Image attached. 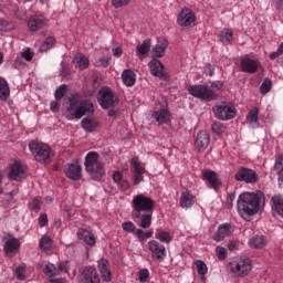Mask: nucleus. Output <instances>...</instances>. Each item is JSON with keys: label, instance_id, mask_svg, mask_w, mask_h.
Segmentation results:
<instances>
[{"label": "nucleus", "instance_id": "nucleus-1", "mask_svg": "<svg viewBox=\"0 0 283 283\" xmlns=\"http://www.w3.org/2000/svg\"><path fill=\"white\" fill-rule=\"evenodd\" d=\"M65 105L64 115L67 120L83 118L85 114H94V104L90 99L83 101V97L78 93L70 95Z\"/></svg>", "mask_w": 283, "mask_h": 283}, {"label": "nucleus", "instance_id": "nucleus-2", "mask_svg": "<svg viewBox=\"0 0 283 283\" xmlns=\"http://www.w3.org/2000/svg\"><path fill=\"white\" fill-rule=\"evenodd\" d=\"M264 202V195L262 192H244L239 196L238 211L239 216L247 220L251 216H255L260 211V205Z\"/></svg>", "mask_w": 283, "mask_h": 283}, {"label": "nucleus", "instance_id": "nucleus-3", "mask_svg": "<svg viewBox=\"0 0 283 283\" xmlns=\"http://www.w3.org/2000/svg\"><path fill=\"white\" fill-rule=\"evenodd\" d=\"M224 87L220 81L212 82L211 84H196L188 87V92L195 98L200 101H218V93Z\"/></svg>", "mask_w": 283, "mask_h": 283}, {"label": "nucleus", "instance_id": "nucleus-4", "mask_svg": "<svg viewBox=\"0 0 283 283\" xmlns=\"http://www.w3.org/2000/svg\"><path fill=\"white\" fill-rule=\"evenodd\" d=\"M85 171L92 180H102L105 176V163L101 160V155L96 151H90L85 156Z\"/></svg>", "mask_w": 283, "mask_h": 283}, {"label": "nucleus", "instance_id": "nucleus-5", "mask_svg": "<svg viewBox=\"0 0 283 283\" xmlns=\"http://www.w3.org/2000/svg\"><path fill=\"white\" fill-rule=\"evenodd\" d=\"M228 273L230 276H232L234 280L240 277L244 279L249 276V273L253 271V264L251 263V259L249 258H237L232 260L228 266Z\"/></svg>", "mask_w": 283, "mask_h": 283}, {"label": "nucleus", "instance_id": "nucleus-6", "mask_svg": "<svg viewBox=\"0 0 283 283\" xmlns=\"http://www.w3.org/2000/svg\"><path fill=\"white\" fill-rule=\"evenodd\" d=\"M132 205H133V211H132L133 218H140V213L154 212V207H156V201L140 193L133 198Z\"/></svg>", "mask_w": 283, "mask_h": 283}, {"label": "nucleus", "instance_id": "nucleus-7", "mask_svg": "<svg viewBox=\"0 0 283 283\" xmlns=\"http://www.w3.org/2000/svg\"><path fill=\"white\" fill-rule=\"evenodd\" d=\"M29 149L38 163H52L54 158V151L48 144L32 140L29 143Z\"/></svg>", "mask_w": 283, "mask_h": 283}, {"label": "nucleus", "instance_id": "nucleus-8", "mask_svg": "<svg viewBox=\"0 0 283 283\" xmlns=\"http://www.w3.org/2000/svg\"><path fill=\"white\" fill-rule=\"evenodd\" d=\"M212 112L220 120H231L235 116V107L227 102L214 105Z\"/></svg>", "mask_w": 283, "mask_h": 283}, {"label": "nucleus", "instance_id": "nucleus-9", "mask_svg": "<svg viewBox=\"0 0 283 283\" xmlns=\"http://www.w3.org/2000/svg\"><path fill=\"white\" fill-rule=\"evenodd\" d=\"M98 103L103 109H109L118 104V96L111 88H102L98 92Z\"/></svg>", "mask_w": 283, "mask_h": 283}, {"label": "nucleus", "instance_id": "nucleus-10", "mask_svg": "<svg viewBox=\"0 0 283 283\" xmlns=\"http://www.w3.org/2000/svg\"><path fill=\"white\" fill-rule=\"evenodd\" d=\"M234 179L238 182H247V185H255L258 180H260V177L258 176V172L251 168L241 167L234 175Z\"/></svg>", "mask_w": 283, "mask_h": 283}, {"label": "nucleus", "instance_id": "nucleus-11", "mask_svg": "<svg viewBox=\"0 0 283 283\" xmlns=\"http://www.w3.org/2000/svg\"><path fill=\"white\" fill-rule=\"evenodd\" d=\"M147 249L151 253L153 260H157L158 262H163L165 258H167V250L165 245L156 240H151L147 243Z\"/></svg>", "mask_w": 283, "mask_h": 283}, {"label": "nucleus", "instance_id": "nucleus-12", "mask_svg": "<svg viewBox=\"0 0 283 283\" xmlns=\"http://www.w3.org/2000/svg\"><path fill=\"white\" fill-rule=\"evenodd\" d=\"M177 23L181 28H191L196 24V13L189 8H184L177 18Z\"/></svg>", "mask_w": 283, "mask_h": 283}, {"label": "nucleus", "instance_id": "nucleus-13", "mask_svg": "<svg viewBox=\"0 0 283 283\" xmlns=\"http://www.w3.org/2000/svg\"><path fill=\"white\" fill-rule=\"evenodd\" d=\"M64 174L70 180H81L83 178V168L78 163H71L65 166Z\"/></svg>", "mask_w": 283, "mask_h": 283}, {"label": "nucleus", "instance_id": "nucleus-14", "mask_svg": "<svg viewBox=\"0 0 283 283\" xmlns=\"http://www.w3.org/2000/svg\"><path fill=\"white\" fill-rule=\"evenodd\" d=\"M48 25H50V20L43 15H33L28 21V27L31 32H39V30H43V28H48Z\"/></svg>", "mask_w": 283, "mask_h": 283}, {"label": "nucleus", "instance_id": "nucleus-15", "mask_svg": "<svg viewBox=\"0 0 283 283\" xmlns=\"http://www.w3.org/2000/svg\"><path fill=\"white\" fill-rule=\"evenodd\" d=\"M242 72H248V74H255L260 69V61L250 59L245 55L240 62Z\"/></svg>", "mask_w": 283, "mask_h": 283}, {"label": "nucleus", "instance_id": "nucleus-16", "mask_svg": "<svg viewBox=\"0 0 283 283\" xmlns=\"http://www.w3.org/2000/svg\"><path fill=\"white\" fill-rule=\"evenodd\" d=\"M148 67L153 76H157L158 78H167V73L165 72V65L163 64V62H160V60H157V59L150 60V62L148 63Z\"/></svg>", "mask_w": 283, "mask_h": 283}, {"label": "nucleus", "instance_id": "nucleus-17", "mask_svg": "<svg viewBox=\"0 0 283 283\" xmlns=\"http://www.w3.org/2000/svg\"><path fill=\"white\" fill-rule=\"evenodd\" d=\"M8 176L10 180H23L25 178V166L21 161H14Z\"/></svg>", "mask_w": 283, "mask_h": 283}, {"label": "nucleus", "instance_id": "nucleus-18", "mask_svg": "<svg viewBox=\"0 0 283 283\" xmlns=\"http://www.w3.org/2000/svg\"><path fill=\"white\" fill-rule=\"evenodd\" d=\"M233 231V226L229 223H223L219 226L217 232L212 235V240H214V242H222V240H224V238H229V235H231Z\"/></svg>", "mask_w": 283, "mask_h": 283}, {"label": "nucleus", "instance_id": "nucleus-19", "mask_svg": "<svg viewBox=\"0 0 283 283\" xmlns=\"http://www.w3.org/2000/svg\"><path fill=\"white\" fill-rule=\"evenodd\" d=\"M151 118L157 125H167L171 123V113L167 108H160L151 114Z\"/></svg>", "mask_w": 283, "mask_h": 283}, {"label": "nucleus", "instance_id": "nucleus-20", "mask_svg": "<svg viewBox=\"0 0 283 283\" xmlns=\"http://www.w3.org/2000/svg\"><path fill=\"white\" fill-rule=\"evenodd\" d=\"M82 282L83 283H101V276L98 271L95 268L88 266L85 268L82 272Z\"/></svg>", "mask_w": 283, "mask_h": 283}, {"label": "nucleus", "instance_id": "nucleus-21", "mask_svg": "<svg viewBox=\"0 0 283 283\" xmlns=\"http://www.w3.org/2000/svg\"><path fill=\"white\" fill-rule=\"evenodd\" d=\"M97 269L104 282H112V270L109 269V261L107 259H99L97 261Z\"/></svg>", "mask_w": 283, "mask_h": 283}, {"label": "nucleus", "instance_id": "nucleus-22", "mask_svg": "<svg viewBox=\"0 0 283 283\" xmlns=\"http://www.w3.org/2000/svg\"><path fill=\"white\" fill-rule=\"evenodd\" d=\"M130 165L134 169V174H135V179L134 182L135 185H140V182H143L144 177L143 174H145V167H143L140 165V161L138 160V157H133L130 160Z\"/></svg>", "mask_w": 283, "mask_h": 283}, {"label": "nucleus", "instance_id": "nucleus-23", "mask_svg": "<svg viewBox=\"0 0 283 283\" xmlns=\"http://www.w3.org/2000/svg\"><path fill=\"white\" fill-rule=\"evenodd\" d=\"M19 249H21V242L17 238L9 239L4 244V253L10 256L17 255Z\"/></svg>", "mask_w": 283, "mask_h": 283}, {"label": "nucleus", "instance_id": "nucleus-24", "mask_svg": "<svg viewBox=\"0 0 283 283\" xmlns=\"http://www.w3.org/2000/svg\"><path fill=\"white\" fill-rule=\"evenodd\" d=\"M202 178H203V180H207V182H209V185H210V187H212V189H218V187H220L222 185V182H220V179L218 178V174H216V171L203 170Z\"/></svg>", "mask_w": 283, "mask_h": 283}, {"label": "nucleus", "instance_id": "nucleus-25", "mask_svg": "<svg viewBox=\"0 0 283 283\" xmlns=\"http://www.w3.org/2000/svg\"><path fill=\"white\" fill-rule=\"evenodd\" d=\"M209 134H207V132L201 130L197 134V138L195 142V145L198 149V151H202L205 149H207V147H209Z\"/></svg>", "mask_w": 283, "mask_h": 283}, {"label": "nucleus", "instance_id": "nucleus-26", "mask_svg": "<svg viewBox=\"0 0 283 283\" xmlns=\"http://www.w3.org/2000/svg\"><path fill=\"white\" fill-rule=\"evenodd\" d=\"M179 202L180 207H182L184 209H189V207H193V205H196V197L191 193V191L186 190L181 192Z\"/></svg>", "mask_w": 283, "mask_h": 283}, {"label": "nucleus", "instance_id": "nucleus-27", "mask_svg": "<svg viewBox=\"0 0 283 283\" xmlns=\"http://www.w3.org/2000/svg\"><path fill=\"white\" fill-rule=\"evenodd\" d=\"M77 238L80 240H83L85 244H88V247H94L96 244V237L94 234L85 229H78L77 230Z\"/></svg>", "mask_w": 283, "mask_h": 283}, {"label": "nucleus", "instance_id": "nucleus-28", "mask_svg": "<svg viewBox=\"0 0 283 283\" xmlns=\"http://www.w3.org/2000/svg\"><path fill=\"white\" fill-rule=\"evenodd\" d=\"M169 46V42L165 39L158 40L157 44L153 49V55L157 59H161V56H165V52L167 51V48Z\"/></svg>", "mask_w": 283, "mask_h": 283}, {"label": "nucleus", "instance_id": "nucleus-29", "mask_svg": "<svg viewBox=\"0 0 283 283\" xmlns=\"http://www.w3.org/2000/svg\"><path fill=\"white\" fill-rule=\"evenodd\" d=\"M73 63L77 70H87V67H90V59H87L83 53H77L73 57Z\"/></svg>", "mask_w": 283, "mask_h": 283}, {"label": "nucleus", "instance_id": "nucleus-30", "mask_svg": "<svg viewBox=\"0 0 283 283\" xmlns=\"http://www.w3.org/2000/svg\"><path fill=\"white\" fill-rule=\"evenodd\" d=\"M122 81L126 87H134L136 85V73L129 69L123 71Z\"/></svg>", "mask_w": 283, "mask_h": 283}, {"label": "nucleus", "instance_id": "nucleus-31", "mask_svg": "<svg viewBox=\"0 0 283 283\" xmlns=\"http://www.w3.org/2000/svg\"><path fill=\"white\" fill-rule=\"evenodd\" d=\"M81 126L82 129H84L85 132L92 133L95 132L98 127V122L95 118L85 117L84 119H82Z\"/></svg>", "mask_w": 283, "mask_h": 283}, {"label": "nucleus", "instance_id": "nucleus-32", "mask_svg": "<svg viewBox=\"0 0 283 283\" xmlns=\"http://www.w3.org/2000/svg\"><path fill=\"white\" fill-rule=\"evenodd\" d=\"M150 50H151V40L146 39L143 41L142 44L136 46V54L140 59V56H145V54H149Z\"/></svg>", "mask_w": 283, "mask_h": 283}, {"label": "nucleus", "instance_id": "nucleus-33", "mask_svg": "<svg viewBox=\"0 0 283 283\" xmlns=\"http://www.w3.org/2000/svg\"><path fill=\"white\" fill-rule=\"evenodd\" d=\"M155 238H156V240H159V242H164L166 244H169V242H171L174 240V235L163 229L156 230Z\"/></svg>", "mask_w": 283, "mask_h": 283}, {"label": "nucleus", "instance_id": "nucleus-34", "mask_svg": "<svg viewBox=\"0 0 283 283\" xmlns=\"http://www.w3.org/2000/svg\"><path fill=\"white\" fill-rule=\"evenodd\" d=\"M39 247L41 251H52V247H54V240L50 235L44 234L39 242Z\"/></svg>", "mask_w": 283, "mask_h": 283}, {"label": "nucleus", "instance_id": "nucleus-35", "mask_svg": "<svg viewBox=\"0 0 283 283\" xmlns=\"http://www.w3.org/2000/svg\"><path fill=\"white\" fill-rule=\"evenodd\" d=\"M154 216V212H144L140 213V221L138 227H140V229H149V227H151V218Z\"/></svg>", "mask_w": 283, "mask_h": 283}, {"label": "nucleus", "instance_id": "nucleus-36", "mask_svg": "<svg viewBox=\"0 0 283 283\" xmlns=\"http://www.w3.org/2000/svg\"><path fill=\"white\" fill-rule=\"evenodd\" d=\"M249 245L252 249H263V247H266V238L264 235L254 237L249 241Z\"/></svg>", "mask_w": 283, "mask_h": 283}, {"label": "nucleus", "instance_id": "nucleus-37", "mask_svg": "<svg viewBox=\"0 0 283 283\" xmlns=\"http://www.w3.org/2000/svg\"><path fill=\"white\" fill-rule=\"evenodd\" d=\"M10 96V85H8V82L0 77V101H8V97Z\"/></svg>", "mask_w": 283, "mask_h": 283}, {"label": "nucleus", "instance_id": "nucleus-38", "mask_svg": "<svg viewBox=\"0 0 283 283\" xmlns=\"http://www.w3.org/2000/svg\"><path fill=\"white\" fill-rule=\"evenodd\" d=\"M272 202L274 211L277 213V216H281V218H283V197L276 195L272 198Z\"/></svg>", "mask_w": 283, "mask_h": 283}, {"label": "nucleus", "instance_id": "nucleus-39", "mask_svg": "<svg viewBox=\"0 0 283 283\" xmlns=\"http://www.w3.org/2000/svg\"><path fill=\"white\" fill-rule=\"evenodd\" d=\"M154 237V230H146L143 229H136L135 230V238L139 240V242H145L146 240H149V238Z\"/></svg>", "mask_w": 283, "mask_h": 283}, {"label": "nucleus", "instance_id": "nucleus-40", "mask_svg": "<svg viewBox=\"0 0 283 283\" xmlns=\"http://www.w3.org/2000/svg\"><path fill=\"white\" fill-rule=\"evenodd\" d=\"M259 114H260V108H258V107H253L248 113L247 120L253 127L258 126V116H259Z\"/></svg>", "mask_w": 283, "mask_h": 283}, {"label": "nucleus", "instance_id": "nucleus-41", "mask_svg": "<svg viewBox=\"0 0 283 283\" xmlns=\"http://www.w3.org/2000/svg\"><path fill=\"white\" fill-rule=\"evenodd\" d=\"M274 170L279 176V180L283 182V155H279L275 159Z\"/></svg>", "mask_w": 283, "mask_h": 283}, {"label": "nucleus", "instance_id": "nucleus-42", "mask_svg": "<svg viewBox=\"0 0 283 283\" xmlns=\"http://www.w3.org/2000/svg\"><path fill=\"white\" fill-rule=\"evenodd\" d=\"M195 265H196V269H197V272L198 274L201 276V277H205V275L208 273L209 269L207 268V263H205V261L202 260H197L195 262Z\"/></svg>", "mask_w": 283, "mask_h": 283}, {"label": "nucleus", "instance_id": "nucleus-43", "mask_svg": "<svg viewBox=\"0 0 283 283\" xmlns=\"http://www.w3.org/2000/svg\"><path fill=\"white\" fill-rule=\"evenodd\" d=\"M219 36L222 43H231V40L233 39V30L224 29Z\"/></svg>", "mask_w": 283, "mask_h": 283}, {"label": "nucleus", "instance_id": "nucleus-44", "mask_svg": "<svg viewBox=\"0 0 283 283\" xmlns=\"http://www.w3.org/2000/svg\"><path fill=\"white\" fill-rule=\"evenodd\" d=\"M43 273H45L48 277H54V275H59V271L52 263H48L43 266Z\"/></svg>", "mask_w": 283, "mask_h": 283}, {"label": "nucleus", "instance_id": "nucleus-45", "mask_svg": "<svg viewBox=\"0 0 283 283\" xmlns=\"http://www.w3.org/2000/svg\"><path fill=\"white\" fill-rule=\"evenodd\" d=\"M25 269L27 265L25 263L20 264L17 269H15V277L20 281L25 280Z\"/></svg>", "mask_w": 283, "mask_h": 283}, {"label": "nucleus", "instance_id": "nucleus-46", "mask_svg": "<svg viewBox=\"0 0 283 283\" xmlns=\"http://www.w3.org/2000/svg\"><path fill=\"white\" fill-rule=\"evenodd\" d=\"M271 87H273V83L271 80L265 78L260 87L261 94H269V92H271Z\"/></svg>", "mask_w": 283, "mask_h": 283}, {"label": "nucleus", "instance_id": "nucleus-47", "mask_svg": "<svg viewBox=\"0 0 283 283\" xmlns=\"http://www.w3.org/2000/svg\"><path fill=\"white\" fill-rule=\"evenodd\" d=\"M55 39L53 36H50L45 40V42L41 45L40 51L41 52H48L52 45L55 43Z\"/></svg>", "mask_w": 283, "mask_h": 283}, {"label": "nucleus", "instance_id": "nucleus-48", "mask_svg": "<svg viewBox=\"0 0 283 283\" xmlns=\"http://www.w3.org/2000/svg\"><path fill=\"white\" fill-rule=\"evenodd\" d=\"M122 229L126 233H136V224H134L132 221L124 222L122 224Z\"/></svg>", "mask_w": 283, "mask_h": 283}, {"label": "nucleus", "instance_id": "nucleus-49", "mask_svg": "<svg viewBox=\"0 0 283 283\" xmlns=\"http://www.w3.org/2000/svg\"><path fill=\"white\" fill-rule=\"evenodd\" d=\"M216 255H217L218 260H221V261L227 260V255H228L227 254V249L218 245L216 248Z\"/></svg>", "mask_w": 283, "mask_h": 283}, {"label": "nucleus", "instance_id": "nucleus-50", "mask_svg": "<svg viewBox=\"0 0 283 283\" xmlns=\"http://www.w3.org/2000/svg\"><path fill=\"white\" fill-rule=\"evenodd\" d=\"M66 92H67L66 85H61L60 87H57L55 91L56 101H61V98H63V96H65Z\"/></svg>", "mask_w": 283, "mask_h": 283}, {"label": "nucleus", "instance_id": "nucleus-51", "mask_svg": "<svg viewBox=\"0 0 283 283\" xmlns=\"http://www.w3.org/2000/svg\"><path fill=\"white\" fill-rule=\"evenodd\" d=\"M211 129L214 134H224V125L220 122H214Z\"/></svg>", "mask_w": 283, "mask_h": 283}, {"label": "nucleus", "instance_id": "nucleus-52", "mask_svg": "<svg viewBox=\"0 0 283 283\" xmlns=\"http://www.w3.org/2000/svg\"><path fill=\"white\" fill-rule=\"evenodd\" d=\"M129 3H132V0H112V6L115 9L125 8V6H129Z\"/></svg>", "mask_w": 283, "mask_h": 283}, {"label": "nucleus", "instance_id": "nucleus-53", "mask_svg": "<svg viewBox=\"0 0 283 283\" xmlns=\"http://www.w3.org/2000/svg\"><path fill=\"white\" fill-rule=\"evenodd\" d=\"M29 209L39 213V211H41V201L39 199H33L32 202L29 203Z\"/></svg>", "mask_w": 283, "mask_h": 283}, {"label": "nucleus", "instance_id": "nucleus-54", "mask_svg": "<svg viewBox=\"0 0 283 283\" xmlns=\"http://www.w3.org/2000/svg\"><path fill=\"white\" fill-rule=\"evenodd\" d=\"M138 280L142 283L147 282V280H149V270H147V269L140 270L138 273Z\"/></svg>", "mask_w": 283, "mask_h": 283}, {"label": "nucleus", "instance_id": "nucleus-55", "mask_svg": "<svg viewBox=\"0 0 283 283\" xmlns=\"http://www.w3.org/2000/svg\"><path fill=\"white\" fill-rule=\"evenodd\" d=\"M69 271H70V262L64 261V262L60 263V265H59L57 275L61 272L67 273Z\"/></svg>", "mask_w": 283, "mask_h": 283}, {"label": "nucleus", "instance_id": "nucleus-56", "mask_svg": "<svg viewBox=\"0 0 283 283\" xmlns=\"http://www.w3.org/2000/svg\"><path fill=\"white\" fill-rule=\"evenodd\" d=\"M22 59H24L25 61H32V59L34 57V53H32L30 51V49H25L22 53H21Z\"/></svg>", "mask_w": 283, "mask_h": 283}, {"label": "nucleus", "instance_id": "nucleus-57", "mask_svg": "<svg viewBox=\"0 0 283 283\" xmlns=\"http://www.w3.org/2000/svg\"><path fill=\"white\" fill-rule=\"evenodd\" d=\"M203 73L206 76H213V66H211V64H207L203 69Z\"/></svg>", "mask_w": 283, "mask_h": 283}, {"label": "nucleus", "instance_id": "nucleus-58", "mask_svg": "<svg viewBox=\"0 0 283 283\" xmlns=\"http://www.w3.org/2000/svg\"><path fill=\"white\" fill-rule=\"evenodd\" d=\"M50 109H51V112L56 114V112H59V109H61V104H59V102H56V101H53L50 104Z\"/></svg>", "mask_w": 283, "mask_h": 283}, {"label": "nucleus", "instance_id": "nucleus-59", "mask_svg": "<svg viewBox=\"0 0 283 283\" xmlns=\"http://www.w3.org/2000/svg\"><path fill=\"white\" fill-rule=\"evenodd\" d=\"M39 226L40 227H48V214H41L39 217Z\"/></svg>", "mask_w": 283, "mask_h": 283}, {"label": "nucleus", "instance_id": "nucleus-60", "mask_svg": "<svg viewBox=\"0 0 283 283\" xmlns=\"http://www.w3.org/2000/svg\"><path fill=\"white\" fill-rule=\"evenodd\" d=\"M97 65H101L102 67H107L109 65V59L102 57L98 60Z\"/></svg>", "mask_w": 283, "mask_h": 283}, {"label": "nucleus", "instance_id": "nucleus-61", "mask_svg": "<svg viewBox=\"0 0 283 283\" xmlns=\"http://www.w3.org/2000/svg\"><path fill=\"white\" fill-rule=\"evenodd\" d=\"M235 200V195H229L227 198V205L229 207V209H231V207H233V201Z\"/></svg>", "mask_w": 283, "mask_h": 283}, {"label": "nucleus", "instance_id": "nucleus-62", "mask_svg": "<svg viewBox=\"0 0 283 283\" xmlns=\"http://www.w3.org/2000/svg\"><path fill=\"white\" fill-rule=\"evenodd\" d=\"M113 55H115L117 59H119V56H123V49L120 48H115L112 50Z\"/></svg>", "mask_w": 283, "mask_h": 283}, {"label": "nucleus", "instance_id": "nucleus-63", "mask_svg": "<svg viewBox=\"0 0 283 283\" xmlns=\"http://www.w3.org/2000/svg\"><path fill=\"white\" fill-rule=\"evenodd\" d=\"M113 180H114V182H120V180H123V174H120L118 171L114 172Z\"/></svg>", "mask_w": 283, "mask_h": 283}, {"label": "nucleus", "instance_id": "nucleus-64", "mask_svg": "<svg viewBox=\"0 0 283 283\" xmlns=\"http://www.w3.org/2000/svg\"><path fill=\"white\" fill-rule=\"evenodd\" d=\"M229 251H235L238 249V241H230L228 244Z\"/></svg>", "mask_w": 283, "mask_h": 283}]
</instances>
